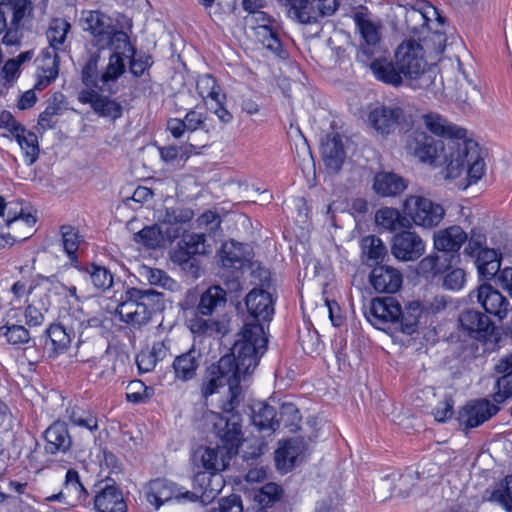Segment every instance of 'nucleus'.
Listing matches in <instances>:
<instances>
[{"mask_svg": "<svg viewBox=\"0 0 512 512\" xmlns=\"http://www.w3.org/2000/svg\"><path fill=\"white\" fill-rule=\"evenodd\" d=\"M164 227L165 225L163 222L161 224L146 226L139 232L135 233L133 239L136 243L143 244L147 248L160 247L165 241V234H167L168 239L178 237L177 230L170 233L168 229L164 230Z\"/></svg>", "mask_w": 512, "mask_h": 512, "instance_id": "37", "label": "nucleus"}, {"mask_svg": "<svg viewBox=\"0 0 512 512\" xmlns=\"http://www.w3.org/2000/svg\"><path fill=\"white\" fill-rule=\"evenodd\" d=\"M395 64L413 89H434L436 70L428 66L425 51L419 42L403 41L395 51Z\"/></svg>", "mask_w": 512, "mask_h": 512, "instance_id": "4", "label": "nucleus"}, {"mask_svg": "<svg viewBox=\"0 0 512 512\" xmlns=\"http://www.w3.org/2000/svg\"><path fill=\"white\" fill-rule=\"evenodd\" d=\"M392 254L402 261H414L425 252L422 238L410 229L394 235L391 246Z\"/></svg>", "mask_w": 512, "mask_h": 512, "instance_id": "17", "label": "nucleus"}, {"mask_svg": "<svg viewBox=\"0 0 512 512\" xmlns=\"http://www.w3.org/2000/svg\"><path fill=\"white\" fill-rule=\"evenodd\" d=\"M0 216L5 217V222L8 227H11L13 224H20L21 222H25L28 226L35 224L36 219L34 216L30 214H24L22 209L17 212L11 205L7 207L5 203V199L0 197Z\"/></svg>", "mask_w": 512, "mask_h": 512, "instance_id": "52", "label": "nucleus"}, {"mask_svg": "<svg viewBox=\"0 0 512 512\" xmlns=\"http://www.w3.org/2000/svg\"><path fill=\"white\" fill-rule=\"evenodd\" d=\"M12 11L11 22L13 25H23L32 16L33 6L31 0H13L7 3Z\"/></svg>", "mask_w": 512, "mask_h": 512, "instance_id": "54", "label": "nucleus"}, {"mask_svg": "<svg viewBox=\"0 0 512 512\" xmlns=\"http://www.w3.org/2000/svg\"><path fill=\"white\" fill-rule=\"evenodd\" d=\"M467 239V233L460 226L454 225L434 234V247L439 251L457 252Z\"/></svg>", "mask_w": 512, "mask_h": 512, "instance_id": "31", "label": "nucleus"}, {"mask_svg": "<svg viewBox=\"0 0 512 512\" xmlns=\"http://www.w3.org/2000/svg\"><path fill=\"white\" fill-rule=\"evenodd\" d=\"M201 353L195 348L177 356L173 361L175 377L181 381H189L196 375L200 366Z\"/></svg>", "mask_w": 512, "mask_h": 512, "instance_id": "35", "label": "nucleus"}, {"mask_svg": "<svg viewBox=\"0 0 512 512\" xmlns=\"http://www.w3.org/2000/svg\"><path fill=\"white\" fill-rule=\"evenodd\" d=\"M375 220L380 227L391 232L410 229V220L407 219V216L393 207L379 209L375 214Z\"/></svg>", "mask_w": 512, "mask_h": 512, "instance_id": "39", "label": "nucleus"}, {"mask_svg": "<svg viewBox=\"0 0 512 512\" xmlns=\"http://www.w3.org/2000/svg\"><path fill=\"white\" fill-rule=\"evenodd\" d=\"M196 89L203 100L211 99L219 104L220 89L217 85L216 79L210 74L198 76Z\"/></svg>", "mask_w": 512, "mask_h": 512, "instance_id": "51", "label": "nucleus"}, {"mask_svg": "<svg viewBox=\"0 0 512 512\" xmlns=\"http://www.w3.org/2000/svg\"><path fill=\"white\" fill-rule=\"evenodd\" d=\"M421 313V305L417 301L410 302L405 310L401 309V316L397 323L401 331L406 334H412L416 329Z\"/></svg>", "mask_w": 512, "mask_h": 512, "instance_id": "50", "label": "nucleus"}, {"mask_svg": "<svg viewBox=\"0 0 512 512\" xmlns=\"http://www.w3.org/2000/svg\"><path fill=\"white\" fill-rule=\"evenodd\" d=\"M18 145L24 152L27 165H32L38 158L39 146L38 138L35 133L27 131L25 128L14 136Z\"/></svg>", "mask_w": 512, "mask_h": 512, "instance_id": "49", "label": "nucleus"}, {"mask_svg": "<svg viewBox=\"0 0 512 512\" xmlns=\"http://www.w3.org/2000/svg\"><path fill=\"white\" fill-rule=\"evenodd\" d=\"M87 59L82 67L81 79L86 88L103 90L101 72L98 69V63L103 50L86 47Z\"/></svg>", "mask_w": 512, "mask_h": 512, "instance_id": "36", "label": "nucleus"}, {"mask_svg": "<svg viewBox=\"0 0 512 512\" xmlns=\"http://www.w3.org/2000/svg\"><path fill=\"white\" fill-rule=\"evenodd\" d=\"M267 338L259 323H246L238 334L231 354L218 361V369L230 377L240 380L254 372L261 356L266 351Z\"/></svg>", "mask_w": 512, "mask_h": 512, "instance_id": "3", "label": "nucleus"}, {"mask_svg": "<svg viewBox=\"0 0 512 512\" xmlns=\"http://www.w3.org/2000/svg\"><path fill=\"white\" fill-rule=\"evenodd\" d=\"M194 217V212L190 208L175 207L167 209L163 223L166 224H183L189 222Z\"/></svg>", "mask_w": 512, "mask_h": 512, "instance_id": "60", "label": "nucleus"}, {"mask_svg": "<svg viewBox=\"0 0 512 512\" xmlns=\"http://www.w3.org/2000/svg\"><path fill=\"white\" fill-rule=\"evenodd\" d=\"M207 419L212 423L220 443L216 448H200L197 455L204 469L215 473L224 470L231 458L238 453L243 441L242 418L240 414L220 416L211 412Z\"/></svg>", "mask_w": 512, "mask_h": 512, "instance_id": "2", "label": "nucleus"}, {"mask_svg": "<svg viewBox=\"0 0 512 512\" xmlns=\"http://www.w3.org/2000/svg\"><path fill=\"white\" fill-rule=\"evenodd\" d=\"M246 307L251 316L256 319L270 320L274 307L271 295L263 289H252L246 296Z\"/></svg>", "mask_w": 512, "mask_h": 512, "instance_id": "28", "label": "nucleus"}, {"mask_svg": "<svg viewBox=\"0 0 512 512\" xmlns=\"http://www.w3.org/2000/svg\"><path fill=\"white\" fill-rule=\"evenodd\" d=\"M290 5V14L302 24H312L319 18L333 15L338 9L337 0H279Z\"/></svg>", "mask_w": 512, "mask_h": 512, "instance_id": "14", "label": "nucleus"}, {"mask_svg": "<svg viewBox=\"0 0 512 512\" xmlns=\"http://www.w3.org/2000/svg\"><path fill=\"white\" fill-rule=\"evenodd\" d=\"M421 119L425 128L432 134L443 138L444 142L457 141L463 144H466L467 142H475L474 140L467 138L466 129L449 122L438 113L430 112L424 114ZM458 144L461 146L460 143Z\"/></svg>", "mask_w": 512, "mask_h": 512, "instance_id": "16", "label": "nucleus"}, {"mask_svg": "<svg viewBox=\"0 0 512 512\" xmlns=\"http://www.w3.org/2000/svg\"><path fill=\"white\" fill-rule=\"evenodd\" d=\"M402 212L412 223L423 228H434L440 224L445 215L444 208L421 195H409L403 202Z\"/></svg>", "mask_w": 512, "mask_h": 512, "instance_id": "9", "label": "nucleus"}, {"mask_svg": "<svg viewBox=\"0 0 512 512\" xmlns=\"http://www.w3.org/2000/svg\"><path fill=\"white\" fill-rule=\"evenodd\" d=\"M161 299L162 294L153 289L130 288L122 295L116 311L123 322L141 328L150 321Z\"/></svg>", "mask_w": 512, "mask_h": 512, "instance_id": "7", "label": "nucleus"}, {"mask_svg": "<svg viewBox=\"0 0 512 512\" xmlns=\"http://www.w3.org/2000/svg\"><path fill=\"white\" fill-rule=\"evenodd\" d=\"M455 97L457 100L470 103L479 96L477 85L470 79L465 72H462V79L458 80Z\"/></svg>", "mask_w": 512, "mask_h": 512, "instance_id": "56", "label": "nucleus"}, {"mask_svg": "<svg viewBox=\"0 0 512 512\" xmlns=\"http://www.w3.org/2000/svg\"><path fill=\"white\" fill-rule=\"evenodd\" d=\"M432 17L440 20L435 7L425 5L421 9L412 8L406 12L405 23L407 30L417 37L423 36L430 29Z\"/></svg>", "mask_w": 512, "mask_h": 512, "instance_id": "27", "label": "nucleus"}, {"mask_svg": "<svg viewBox=\"0 0 512 512\" xmlns=\"http://www.w3.org/2000/svg\"><path fill=\"white\" fill-rule=\"evenodd\" d=\"M206 315L200 314L198 311L188 321V327L194 335H206L219 331V323L210 318H205Z\"/></svg>", "mask_w": 512, "mask_h": 512, "instance_id": "53", "label": "nucleus"}, {"mask_svg": "<svg viewBox=\"0 0 512 512\" xmlns=\"http://www.w3.org/2000/svg\"><path fill=\"white\" fill-rule=\"evenodd\" d=\"M226 302V291L220 286L209 287L200 298L197 311L202 315H212L214 310Z\"/></svg>", "mask_w": 512, "mask_h": 512, "instance_id": "44", "label": "nucleus"}, {"mask_svg": "<svg viewBox=\"0 0 512 512\" xmlns=\"http://www.w3.org/2000/svg\"><path fill=\"white\" fill-rule=\"evenodd\" d=\"M47 333L48 338L45 341L44 348L50 357H56L68 350L71 344V336L62 325H51Z\"/></svg>", "mask_w": 512, "mask_h": 512, "instance_id": "38", "label": "nucleus"}, {"mask_svg": "<svg viewBox=\"0 0 512 512\" xmlns=\"http://www.w3.org/2000/svg\"><path fill=\"white\" fill-rule=\"evenodd\" d=\"M394 477L385 476L381 478L374 486L373 492L376 500L384 502L389 499L394 490Z\"/></svg>", "mask_w": 512, "mask_h": 512, "instance_id": "64", "label": "nucleus"}, {"mask_svg": "<svg viewBox=\"0 0 512 512\" xmlns=\"http://www.w3.org/2000/svg\"><path fill=\"white\" fill-rule=\"evenodd\" d=\"M369 281L378 293H395L402 286L403 276L394 267L380 265L371 271Z\"/></svg>", "mask_w": 512, "mask_h": 512, "instance_id": "25", "label": "nucleus"}, {"mask_svg": "<svg viewBox=\"0 0 512 512\" xmlns=\"http://www.w3.org/2000/svg\"><path fill=\"white\" fill-rule=\"evenodd\" d=\"M45 450L48 453L56 454L66 452L72 445V439L68 431L66 423L56 421L50 425L45 431Z\"/></svg>", "mask_w": 512, "mask_h": 512, "instance_id": "30", "label": "nucleus"}, {"mask_svg": "<svg viewBox=\"0 0 512 512\" xmlns=\"http://www.w3.org/2000/svg\"><path fill=\"white\" fill-rule=\"evenodd\" d=\"M60 235L64 252L71 264H76L78 262L77 251L80 245L84 243L83 237L79 234V230L71 225H62Z\"/></svg>", "mask_w": 512, "mask_h": 512, "instance_id": "42", "label": "nucleus"}, {"mask_svg": "<svg viewBox=\"0 0 512 512\" xmlns=\"http://www.w3.org/2000/svg\"><path fill=\"white\" fill-rule=\"evenodd\" d=\"M81 22L83 31L91 37L86 47L106 50L117 48L125 44V40L130 39L109 15L99 10L83 11Z\"/></svg>", "mask_w": 512, "mask_h": 512, "instance_id": "6", "label": "nucleus"}, {"mask_svg": "<svg viewBox=\"0 0 512 512\" xmlns=\"http://www.w3.org/2000/svg\"><path fill=\"white\" fill-rule=\"evenodd\" d=\"M256 40L261 43L265 48L273 53H279L281 50V43L276 34L274 26L271 27H256L253 29Z\"/></svg>", "mask_w": 512, "mask_h": 512, "instance_id": "55", "label": "nucleus"}, {"mask_svg": "<svg viewBox=\"0 0 512 512\" xmlns=\"http://www.w3.org/2000/svg\"><path fill=\"white\" fill-rule=\"evenodd\" d=\"M196 481L202 488V493L200 496H197V499L200 498L202 502H208L213 500L223 489L224 480L223 478L216 473H199L197 475Z\"/></svg>", "mask_w": 512, "mask_h": 512, "instance_id": "45", "label": "nucleus"}, {"mask_svg": "<svg viewBox=\"0 0 512 512\" xmlns=\"http://www.w3.org/2000/svg\"><path fill=\"white\" fill-rule=\"evenodd\" d=\"M88 496L80 475L75 469H68L65 475L62 489L46 498L49 502H60L66 505L76 506L83 503Z\"/></svg>", "mask_w": 512, "mask_h": 512, "instance_id": "19", "label": "nucleus"}, {"mask_svg": "<svg viewBox=\"0 0 512 512\" xmlns=\"http://www.w3.org/2000/svg\"><path fill=\"white\" fill-rule=\"evenodd\" d=\"M497 405L490 403L487 399L477 400L465 405L459 412L460 425L465 428H474L498 412Z\"/></svg>", "mask_w": 512, "mask_h": 512, "instance_id": "22", "label": "nucleus"}, {"mask_svg": "<svg viewBox=\"0 0 512 512\" xmlns=\"http://www.w3.org/2000/svg\"><path fill=\"white\" fill-rule=\"evenodd\" d=\"M147 502L155 509L170 502L187 503L197 501L196 493L180 487L176 483L165 479L156 478L151 480L144 488Z\"/></svg>", "mask_w": 512, "mask_h": 512, "instance_id": "10", "label": "nucleus"}, {"mask_svg": "<svg viewBox=\"0 0 512 512\" xmlns=\"http://www.w3.org/2000/svg\"><path fill=\"white\" fill-rule=\"evenodd\" d=\"M459 324L462 330L477 340H485L494 331L490 318L478 310L467 309L459 315Z\"/></svg>", "mask_w": 512, "mask_h": 512, "instance_id": "23", "label": "nucleus"}, {"mask_svg": "<svg viewBox=\"0 0 512 512\" xmlns=\"http://www.w3.org/2000/svg\"><path fill=\"white\" fill-rule=\"evenodd\" d=\"M209 379L204 381L202 384L201 392L203 397L207 398L210 395L217 392L218 388L227 385L228 386V392H229V400L223 403L222 410L223 413L219 414L220 416H228L231 414H238L237 412H234V409L239 404V395L241 392L240 389V382L241 380L238 378V376L235 375L234 377H230L229 375H226L222 371L218 369V364L213 365L209 368Z\"/></svg>", "mask_w": 512, "mask_h": 512, "instance_id": "11", "label": "nucleus"}, {"mask_svg": "<svg viewBox=\"0 0 512 512\" xmlns=\"http://www.w3.org/2000/svg\"><path fill=\"white\" fill-rule=\"evenodd\" d=\"M300 420L301 416L294 404L285 403L281 406L280 417L278 419L279 425L283 423L285 427L290 428V430L293 431L298 427Z\"/></svg>", "mask_w": 512, "mask_h": 512, "instance_id": "59", "label": "nucleus"}, {"mask_svg": "<svg viewBox=\"0 0 512 512\" xmlns=\"http://www.w3.org/2000/svg\"><path fill=\"white\" fill-rule=\"evenodd\" d=\"M69 419L75 426H79L94 432L98 430V420L92 413L82 409L74 408L71 410Z\"/></svg>", "mask_w": 512, "mask_h": 512, "instance_id": "58", "label": "nucleus"}, {"mask_svg": "<svg viewBox=\"0 0 512 512\" xmlns=\"http://www.w3.org/2000/svg\"><path fill=\"white\" fill-rule=\"evenodd\" d=\"M220 262L222 267L235 270H249L252 274L257 273L255 278L259 282H264L269 278V272L257 265L254 269V264L250 263V251L247 245L229 241L222 245Z\"/></svg>", "mask_w": 512, "mask_h": 512, "instance_id": "12", "label": "nucleus"}, {"mask_svg": "<svg viewBox=\"0 0 512 512\" xmlns=\"http://www.w3.org/2000/svg\"><path fill=\"white\" fill-rule=\"evenodd\" d=\"M495 371L503 374L496 382L497 391L493 394V400L497 404L503 403L512 396V353L502 357L495 365Z\"/></svg>", "mask_w": 512, "mask_h": 512, "instance_id": "33", "label": "nucleus"}, {"mask_svg": "<svg viewBox=\"0 0 512 512\" xmlns=\"http://www.w3.org/2000/svg\"><path fill=\"white\" fill-rule=\"evenodd\" d=\"M487 500L501 506L506 512H512V475L506 476L491 490L486 491Z\"/></svg>", "mask_w": 512, "mask_h": 512, "instance_id": "40", "label": "nucleus"}, {"mask_svg": "<svg viewBox=\"0 0 512 512\" xmlns=\"http://www.w3.org/2000/svg\"><path fill=\"white\" fill-rule=\"evenodd\" d=\"M108 49L111 53L109 55L108 63L101 74L103 85L118 80L126 69L124 60L127 59V57H133L136 54V49L131 44L130 39L125 40V44H121L117 48Z\"/></svg>", "mask_w": 512, "mask_h": 512, "instance_id": "21", "label": "nucleus"}, {"mask_svg": "<svg viewBox=\"0 0 512 512\" xmlns=\"http://www.w3.org/2000/svg\"><path fill=\"white\" fill-rule=\"evenodd\" d=\"M305 450V442L300 437L285 441L275 452L277 469L285 473L291 470Z\"/></svg>", "mask_w": 512, "mask_h": 512, "instance_id": "26", "label": "nucleus"}, {"mask_svg": "<svg viewBox=\"0 0 512 512\" xmlns=\"http://www.w3.org/2000/svg\"><path fill=\"white\" fill-rule=\"evenodd\" d=\"M476 257L478 272L486 279H491L500 270L501 256L494 249L486 248L479 251Z\"/></svg>", "mask_w": 512, "mask_h": 512, "instance_id": "41", "label": "nucleus"}, {"mask_svg": "<svg viewBox=\"0 0 512 512\" xmlns=\"http://www.w3.org/2000/svg\"><path fill=\"white\" fill-rule=\"evenodd\" d=\"M77 273L85 279H89L97 290H106L112 286L113 276L105 267L91 264L86 268L77 270Z\"/></svg>", "mask_w": 512, "mask_h": 512, "instance_id": "46", "label": "nucleus"}, {"mask_svg": "<svg viewBox=\"0 0 512 512\" xmlns=\"http://www.w3.org/2000/svg\"><path fill=\"white\" fill-rule=\"evenodd\" d=\"M0 337H4L7 343L15 347L25 345L31 340L30 333L24 325L10 322L0 327Z\"/></svg>", "mask_w": 512, "mask_h": 512, "instance_id": "48", "label": "nucleus"}, {"mask_svg": "<svg viewBox=\"0 0 512 512\" xmlns=\"http://www.w3.org/2000/svg\"><path fill=\"white\" fill-rule=\"evenodd\" d=\"M352 19L359 35L357 60L367 64L383 51L384 24L365 6L354 8Z\"/></svg>", "mask_w": 512, "mask_h": 512, "instance_id": "5", "label": "nucleus"}, {"mask_svg": "<svg viewBox=\"0 0 512 512\" xmlns=\"http://www.w3.org/2000/svg\"><path fill=\"white\" fill-rule=\"evenodd\" d=\"M470 300H476L485 311L506 320L507 328L512 332V308H509L508 300L489 284L480 285L469 294Z\"/></svg>", "mask_w": 512, "mask_h": 512, "instance_id": "13", "label": "nucleus"}, {"mask_svg": "<svg viewBox=\"0 0 512 512\" xmlns=\"http://www.w3.org/2000/svg\"><path fill=\"white\" fill-rule=\"evenodd\" d=\"M437 140L424 131L415 130L408 136L406 151L419 162L432 167L445 166L446 178L456 179L464 172L467 185L477 183L485 172V162L477 142L463 144Z\"/></svg>", "mask_w": 512, "mask_h": 512, "instance_id": "1", "label": "nucleus"}, {"mask_svg": "<svg viewBox=\"0 0 512 512\" xmlns=\"http://www.w3.org/2000/svg\"><path fill=\"white\" fill-rule=\"evenodd\" d=\"M366 123L376 134L388 136L406 129L411 116L397 103H378L370 107Z\"/></svg>", "mask_w": 512, "mask_h": 512, "instance_id": "8", "label": "nucleus"}, {"mask_svg": "<svg viewBox=\"0 0 512 512\" xmlns=\"http://www.w3.org/2000/svg\"><path fill=\"white\" fill-rule=\"evenodd\" d=\"M401 316V305L393 297H376L370 303L367 320L377 329L385 330L390 324H397Z\"/></svg>", "mask_w": 512, "mask_h": 512, "instance_id": "15", "label": "nucleus"}, {"mask_svg": "<svg viewBox=\"0 0 512 512\" xmlns=\"http://www.w3.org/2000/svg\"><path fill=\"white\" fill-rule=\"evenodd\" d=\"M366 65H369L374 77L385 84L397 87L403 83L401 71L386 58L371 59Z\"/></svg>", "mask_w": 512, "mask_h": 512, "instance_id": "34", "label": "nucleus"}, {"mask_svg": "<svg viewBox=\"0 0 512 512\" xmlns=\"http://www.w3.org/2000/svg\"><path fill=\"white\" fill-rule=\"evenodd\" d=\"M408 187V181L393 172H380L374 177L373 189L382 197H394Z\"/></svg>", "mask_w": 512, "mask_h": 512, "instance_id": "32", "label": "nucleus"}, {"mask_svg": "<svg viewBox=\"0 0 512 512\" xmlns=\"http://www.w3.org/2000/svg\"><path fill=\"white\" fill-rule=\"evenodd\" d=\"M322 158L330 172H339L345 160V151L342 139L338 134L328 135L322 141Z\"/></svg>", "mask_w": 512, "mask_h": 512, "instance_id": "29", "label": "nucleus"}, {"mask_svg": "<svg viewBox=\"0 0 512 512\" xmlns=\"http://www.w3.org/2000/svg\"><path fill=\"white\" fill-rule=\"evenodd\" d=\"M362 254L368 265L377 264L382 261L387 253L382 240L374 235L362 239Z\"/></svg>", "mask_w": 512, "mask_h": 512, "instance_id": "47", "label": "nucleus"}, {"mask_svg": "<svg viewBox=\"0 0 512 512\" xmlns=\"http://www.w3.org/2000/svg\"><path fill=\"white\" fill-rule=\"evenodd\" d=\"M147 279L150 284L158 285L168 290H175L177 283L170 278L164 271L159 269H149L147 271Z\"/></svg>", "mask_w": 512, "mask_h": 512, "instance_id": "63", "label": "nucleus"}, {"mask_svg": "<svg viewBox=\"0 0 512 512\" xmlns=\"http://www.w3.org/2000/svg\"><path fill=\"white\" fill-rule=\"evenodd\" d=\"M71 29V24L63 18H53L50 20L45 32L49 49L44 52L47 60H52L59 52L66 51V39Z\"/></svg>", "mask_w": 512, "mask_h": 512, "instance_id": "24", "label": "nucleus"}, {"mask_svg": "<svg viewBox=\"0 0 512 512\" xmlns=\"http://www.w3.org/2000/svg\"><path fill=\"white\" fill-rule=\"evenodd\" d=\"M468 245L465 248V254L475 257L479 251L486 249V235L479 228H474L470 232V237L467 239Z\"/></svg>", "mask_w": 512, "mask_h": 512, "instance_id": "61", "label": "nucleus"}, {"mask_svg": "<svg viewBox=\"0 0 512 512\" xmlns=\"http://www.w3.org/2000/svg\"><path fill=\"white\" fill-rule=\"evenodd\" d=\"M282 489L276 483L270 482L263 485L255 494V500L263 507H269L280 499Z\"/></svg>", "mask_w": 512, "mask_h": 512, "instance_id": "57", "label": "nucleus"}, {"mask_svg": "<svg viewBox=\"0 0 512 512\" xmlns=\"http://www.w3.org/2000/svg\"><path fill=\"white\" fill-rule=\"evenodd\" d=\"M466 281V273L461 268L449 270L444 276L443 286L448 290H460Z\"/></svg>", "mask_w": 512, "mask_h": 512, "instance_id": "62", "label": "nucleus"}, {"mask_svg": "<svg viewBox=\"0 0 512 512\" xmlns=\"http://www.w3.org/2000/svg\"><path fill=\"white\" fill-rule=\"evenodd\" d=\"M252 422L260 430L271 429L275 431L279 428V421L276 418V410L273 406L259 402L252 408Z\"/></svg>", "mask_w": 512, "mask_h": 512, "instance_id": "43", "label": "nucleus"}, {"mask_svg": "<svg viewBox=\"0 0 512 512\" xmlns=\"http://www.w3.org/2000/svg\"><path fill=\"white\" fill-rule=\"evenodd\" d=\"M94 507L97 512H127L123 492L115 483L108 481L99 483Z\"/></svg>", "mask_w": 512, "mask_h": 512, "instance_id": "20", "label": "nucleus"}, {"mask_svg": "<svg viewBox=\"0 0 512 512\" xmlns=\"http://www.w3.org/2000/svg\"><path fill=\"white\" fill-rule=\"evenodd\" d=\"M102 90L84 88L78 93V100L89 104L93 111L101 117L118 119L122 116L123 108L119 102L100 94Z\"/></svg>", "mask_w": 512, "mask_h": 512, "instance_id": "18", "label": "nucleus"}]
</instances>
